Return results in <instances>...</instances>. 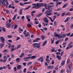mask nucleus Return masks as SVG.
Wrapping results in <instances>:
<instances>
[{"mask_svg": "<svg viewBox=\"0 0 73 73\" xmlns=\"http://www.w3.org/2000/svg\"><path fill=\"white\" fill-rule=\"evenodd\" d=\"M56 33H54V36L55 37H59V38H64L66 36V35H67V34H60L61 35H62V36L59 35L57 34H55Z\"/></svg>", "mask_w": 73, "mask_h": 73, "instance_id": "1", "label": "nucleus"}, {"mask_svg": "<svg viewBox=\"0 0 73 73\" xmlns=\"http://www.w3.org/2000/svg\"><path fill=\"white\" fill-rule=\"evenodd\" d=\"M42 3H37L36 6L32 7V8H35V9H38L40 8H41L42 6H44V4H42Z\"/></svg>", "mask_w": 73, "mask_h": 73, "instance_id": "2", "label": "nucleus"}, {"mask_svg": "<svg viewBox=\"0 0 73 73\" xmlns=\"http://www.w3.org/2000/svg\"><path fill=\"white\" fill-rule=\"evenodd\" d=\"M32 46H33L34 48H40V45L38 43H35L33 44Z\"/></svg>", "mask_w": 73, "mask_h": 73, "instance_id": "3", "label": "nucleus"}, {"mask_svg": "<svg viewBox=\"0 0 73 73\" xmlns=\"http://www.w3.org/2000/svg\"><path fill=\"white\" fill-rule=\"evenodd\" d=\"M42 4H44V6H42V7H44L45 6V8L46 9H48V10H50V8H51L50 7V5L48 6L47 7V4L46 3H42Z\"/></svg>", "mask_w": 73, "mask_h": 73, "instance_id": "4", "label": "nucleus"}, {"mask_svg": "<svg viewBox=\"0 0 73 73\" xmlns=\"http://www.w3.org/2000/svg\"><path fill=\"white\" fill-rule=\"evenodd\" d=\"M2 1L1 0H0V5L1 6H2L3 5H5V2L4 1H6V0H2Z\"/></svg>", "mask_w": 73, "mask_h": 73, "instance_id": "5", "label": "nucleus"}, {"mask_svg": "<svg viewBox=\"0 0 73 73\" xmlns=\"http://www.w3.org/2000/svg\"><path fill=\"white\" fill-rule=\"evenodd\" d=\"M31 58V56H29L27 57H25L23 58V59L25 61H28V60Z\"/></svg>", "mask_w": 73, "mask_h": 73, "instance_id": "6", "label": "nucleus"}, {"mask_svg": "<svg viewBox=\"0 0 73 73\" xmlns=\"http://www.w3.org/2000/svg\"><path fill=\"white\" fill-rule=\"evenodd\" d=\"M6 25H7V28H9L11 26V23L9 22H7Z\"/></svg>", "mask_w": 73, "mask_h": 73, "instance_id": "7", "label": "nucleus"}, {"mask_svg": "<svg viewBox=\"0 0 73 73\" xmlns=\"http://www.w3.org/2000/svg\"><path fill=\"white\" fill-rule=\"evenodd\" d=\"M51 11H46L45 12V14H46V15H48V16H50L51 15L52 13H50Z\"/></svg>", "mask_w": 73, "mask_h": 73, "instance_id": "8", "label": "nucleus"}, {"mask_svg": "<svg viewBox=\"0 0 73 73\" xmlns=\"http://www.w3.org/2000/svg\"><path fill=\"white\" fill-rule=\"evenodd\" d=\"M7 57L5 55H4L3 58V62H5L7 61Z\"/></svg>", "mask_w": 73, "mask_h": 73, "instance_id": "9", "label": "nucleus"}, {"mask_svg": "<svg viewBox=\"0 0 73 73\" xmlns=\"http://www.w3.org/2000/svg\"><path fill=\"white\" fill-rule=\"evenodd\" d=\"M1 41L2 43H4V41H5V39L3 37H0Z\"/></svg>", "mask_w": 73, "mask_h": 73, "instance_id": "10", "label": "nucleus"}, {"mask_svg": "<svg viewBox=\"0 0 73 73\" xmlns=\"http://www.w3.org/2000/svg\"><path fill=\"white\" fill-rule=\"evenodd\" d=\"M70 18L69 17H67L66 19L64 21V23H66V22H68V21H69V20H70Z\"/></svg>", "mask_w": 73, "mask_h": 73, "instance_id": "11", "label": "nucleus"}, {"mask_svg": "<svg viewBox=\"0 0 73 73\" xmlns=\"http://www.w3.org/2000/svg\"><path fill=\"white\" fill-rule=\"evenodd\" d=\"M17 70H20L22 68V66L21 65H19L17 67Z\"/></svg>", "mask_w": 73, "mask_h": 73, "instance_id": "12", "label": "nucleus"}, {"mask_svg": "<svg viewBox=\"0 0 73 73\" xmlns=\"http://www.w3.org/2000/svg\"><path fill=\"white\" fill-rule=\"evenodd\" d=\"M7 52V53H8L9 51V50H8V49H5L3 50L2 53H5V52Z\"/></svg>", "mask_w": 73, "mask_h": 73, "instance_id": "13", "label": "nucleus"}, {"mask_svg": "<svg viewBox=\"0 0 73 73\" xmlns=\"http://www.w3.org/2000/svg\"><path fill=\"white\" fill-rule=\"evenodd\" d=\"M65 64V60H63L61 63V65L62 66H64Z\"/></svg>", "mask_w": 73, "mask_h": 73, "instance_id": "14", "label": "nucleus"}, {"mask_svg": "<svg viewBox=\"0 0 73 73\" xmlns=\"http://www.w3.org/2000/svg\"><path fill=\"white\" fill-rule=\"evenodd\" d=\"M62 3V2H58L57 3H56V7H58V5H61V4Z\"/></svg>", "mask_w": 73, "mask_h": 73, "instance_id": "15", "label": "nucleus"}, {"mask_svg": "<svg viewBox=\"0 0 73 73\" xmlns=\"http://www.w3.org/2000/svg\"><path fill=\"white\" fill-rule=\"evenodd\" d=\"M25 37H27V36H29L30 37V34H29V33L27 32L25 35Z\"/></svg>", "mask_w": 73, "mask_h": 73, "instance_id": "16", "label": "nucleus"}, {"mask_svg": "<svg viewBox=\"0 0 73 73\" xmlns=\"http://www.w3.org/2000/svg\"><path fill=\"white\" fill-rule=\"evenodd\" d=\"M47 43V40L44 41V42L42 44V46H45V45Z\"/></svg>", "mask_w": 73, "mask_h": 73, "instance_id": "17", "label": "nucleus"}, {"mask_svg": "<svg viewBox=\"0 0 73 73\" xmlns=\"http://www.w3.org/2000/svg\"><path fill=\"white\" fill-rule=\"evenodd\" d=\"M4 44L2 43H0V48L1 49H2L3 47H4Z\"/></svg>", "mask_w": 73, "mask_h": 73, "instance_id": "18", "label": "nucleus"}, {"mask_svg": "<svg viewBox=\"0 0 73 73\" xmlns=\"http://www.w3.org/2000/svg\"><path fill=\"white\" fill-rule=\"evenodd\" d=\"M24 55H25V54H24V53L23 52L20 55V56L19 57L20 58H21L22 57H23V56H24Z\"/></svg>", "mask_w": 73, "mask_h": 73, "instance_id": "19", "label": "nucleus"}, {"mask_svg": "<svg viewBox=\"0 0 73 73\" xmlns=\"http://www.w3.org/2000/svg\"><path fill=\"white\" fill-rule=\"evenodd\" d=\"M31 60H33V59H35L36 58V56L33 55L31 57Z\"/></svg>", "mask_w": 73, "mask_h": 73, "instance_id": "20", "label": "nucleus"}, {"mask_svg": "<svg viewBox=\"0 0 73 73\" xmlns=\"http://www.w3.org/2000/svg\"><path fill=\"white\" fill-rule=\"evenodd\" d=\"M36 12L35 11H33L32 12H31V16L32 17H33V15H34V14L33 13H35Z\"/></svg>", "mask_w": 73, "mask_h": 73, "instance_id": "21", "label": "nucleus"}, {"mask_svg": "<svg viewBox=\"0 0 73 73\" xmlns=\"http://www.w3.org/2000/svg\"><path fill=\"white\" fill-rule=\"evenodd\" d=\"M16 61L17 62H19L20 61V58H18L16 59Z\"/></svg>", "mask_w": 73, "mask_h": 73, "instance_id": "22", "label": "nucleus"}, {"mask_svg": "<svg viewBox=\"0 0 73 73\" xmlns=\"http://www.w3.org/2000/svg\"><path fill=\"white\" fill-rule=\"evenodd\" d=\"M23 9H21L19 10V15H22V13L23 12Z\"/></svg>", "mask_w": 73, "mask_h": 73, "instance_id": "23", "label": "nucleus"}, {"mask_svg": "<svg viewBox=\"0 0 73 73\" xmlns=\"http://www.w3.org/2000/svg\"><path fill=\"white\" fill-rule=\"evenodd\" d=\"M68 3H66L63 6V8H65V7H67V6H68Z\"/></svg>", "mask_w": 73, "mask_h": 73, "instance_id": "24", "label": "nucleus"}, {"mask_svg": "<svg viewBox=\"0 0 73 73\" xmlns=\"http://www.w3.org/2000/svg\"><path fill=\"white\" fill-rule=\"evenodd\" d=\"M56 58H58L59 60H60L61 59V57L59 55L56 56Z\"/></svg>", "mask_w": 73, "mask_h": 73, "instance_id": "25", "label": "nucleus"}, {"mask_svg": "<svg viewBox=\"0 0 73 73\" xmlns=\"http://www.w3.org/2000/svg\"><path fill=\"white\" fill-rule=\"evenodd\" d=\"M40 37L42 38V40H44L45 39V36L44 35H42L40 36Z\"/></svg>", "mask_w": 73, "mask_h": 73, "instance_id": "26", "label": "nucleus"}, {"mask_svg": "<svg viewBox=\"0 0 73 73\" xmlns=\"http://www.w3.org/2000/svg\"><path fill=\"white\" fill-rule=\"evenodd\" d=\"M68 66L69 69H70L72 68V65L70 64H69Z\"/></svg>", "mask_w": 73, "mask_h": 73, "instance_id": "27", "label": "nucleus"}, {"mask_svg": "<svg viewBox=\"0 0 73 73\" xmlns=\"http://www.w3.org/2000/svg\"><path fill=\"white\" fill-rule=\"evenodd\" d=\"M31 6H29L28 7H27L25 8L24 9V10H27V9H29V8H31Z\"/></svg>", "mask_w": 73, "mask_h": 73, "instance_id": "28", "label": "nucleus"}, {"mask_svg": "<svg viewBox=\"0 0 73 73\" xmlns=\"http://www.w3.org/2000/svg\"><path fill=\"white\" fill-rule=\"evenodd\" d=\"M24 19H25V17L24 16H22L21 17V20L22 21H24Z\"/></svg>", "mask_w": 73, "mask_h": 73, "instance_id": "29", "label": "nucleus"}, {"mask_svg": "<svg viewBox=\"0 0 73 73\" xmlns=\"http://www.w3.org/2000/svg\"><path fill=\"white\" fill-rule=\"evenodd\" d=\"M70 60L69 59H68L67 60V64H69L70 63Z\"/></svg>", "mask_w": 73, "mask_h": 73, "instance_id": "30", "label": "nucleus"}, {"mask_svg": "<svg viewBox=\"0 0 73 73\" xmlns=\"http://www.w3.org/2000/svg\"><path fill=\"white\" fill-rule=\"evenodd\" d=\"M32 63V62H29L27 63V66H29V65H31Z\"/></svg>", "mask_w": 73, "mask_h": 73, "instance_id": "31", "label": "nucleus"}, {"mask_svg": "<svg viewBox=\"0 0 73 73\" xmlns=\"http://www.w3.org/2000/svg\"><path fill=\"white\" fill-rule=\"evenodd\" d=\"M42 15H43V13H39L37 15V17H40V16H41Z\"/></svg>", "mask_w": 73, "mask_h": 73, "instance_id": "32", "label": "nucleus"}, {"mask_svg": "<svg viewBox=\"0 0 73 73\" xmlns=\"http://www.w3.org/2000/svg\"><path fill=\"white\" fill-rule=\"evenodd\" d=\"M17 16V14H16L15 15H14V16L13 18V20H15V19H16V17Z\"/></svg>", "mask_w": 73, "mask_h": 73, "instance_id": "33", "label": "nucleus"}, {"mask_svg": "<svg viewBox=\"0 0 73 73\" xmlns=\"http://www.w3.org/2000/svg\"><path fill=\"white\" fill-rule=\"evenodd\" d=\"M60 40H57L56 42H55V44H56V45H57V44H59V42H60Z\"/></svg>", "mask_w": 73, "mask_h": 73, "instance_id": "34", "label": "nucleus"}, {"mask_svg": "<svg viewBox=\"0 0 73 73\" xmlns=\"http://www.w3.org/2000/svg\"><path fill=\"white\" fill-rule=\"evenodd\" d=\"M65 70L64 69H62L61 70H60V73H63V72H65Z\"/></svg>", "mask_w": 73, "mask_h": 73, "instance_id": "35", "label": "nucleus"}, {"mask_svg": "<svg viewBox=\"0 0 73 73\" xmlns=\"http://www.w3.org/2000/svg\"><path fill=\"white\" fill-rule=\"evenodd\" d=\"M19 5H20L21 6H24V4L23 3L21 2L19 3Z\"/></svg>", "mask_w": 73, "mask_h": 73, "instance_id": "36", "label": "nucleus"}, {"mask_svg": "<svg viewBox=\"0 0 73 73\" xmlns=\"http://www.w3.org/2000/svg\"><path fill=\"white\" fill-rule=\"evenodd\" d=\"M53 40V38H51V44H53V43H54V40Z\"/></svg>", "mask_w": 73, "mask_h": 73, "instance_id": "37", "label": "nucleus"}, {"mask_svg": "<svg viewBox=\"0 0 73 73\" xmlns=\"http://www.w3.org/2000/svg\"><path fill=\"white\" fill-rule=\"evenodd\" d=\"M50 20L51 21V22H52L53 23V22H54V20H55V19L53 18V19L52 20V19L51 18L50 19Z\"/></svg>", "mask_w": 73, "mask_h": 73, "instance_id": "38", "label": "nucleus"}, {"mask_svg": "<svg viewBox=\"0 0 73 73\" xmlns=\"http://www.w3.org/2000/svg\"><path fill=\"white\" fill-rule=\"evenodd\" d=\"M54 27H56L57 25V22L56 21H54Z\"/></svg>", "mask_w": 73, "mask_h": 73, "instance_id": "39", "label": "nucleus"}, {"mask_svg": "<svg viewBox=\"0 0 73 73\" xmlns=\"http://www.w3.org/2000/svg\"><path fill=\"white\" fill-rule=\"evenodd\" d=\"M45 60L46 61V62H47V63H49V59L48 58H46L45 59Z\"/></svg>", "mask_w": 73, "mask_h": 73, "instance_id": "40", "label": "nucleus"}, {"mask_svg": "<svg viewBox=\"0 0 73 73\" xmlns=\"http://www.w3.org/2000/svg\"><path fill=\"white\" fill-rule=\"evenodd\" d=\"M16 50V49H14V48H13L11 49L10 51H11V52H13V51H14V50Z\"/></svg>", "mask_w": 73, "mask_h": 73, "instance_id": "41", "label": "nucleus"}, {"mask_svg": "<svg viewBox=\"0 0 73 73\" xmlns=\"http://www.w3.org/2000/svg\"><path fill=\"white\" fill-rule=\"evenodd\" d=\"M61 9V8H58L56 9L55 10V11H60V10Z\"/></svg>", "mask_w": 73, "mask_h": 73, "instance_id": "42", "label": "nucleus"}, {"mask_svg": "<svg viewBox=\"0 0 73 73\" xmlns=\"http://www.w3.org/2000/svg\"><path fill=\"white\" fill-rule=\"evenodd\" d=\"M65 15V13L63 12L61 16H62V17H63V16H64Z\"/></svg>", "mask_w": 73, "mask_h": 73, "instance_id": "43", "label": "nucleus"}, {"mask_svg": "<svg viewBox=\"0 0 73 73\" xmlns=\"http://www.w3.org/2000/svg\"><path fill=\"white\" fill-rule=\"evenodd\" d=\"M70 15H71V13L68 12L65 15L66 16V15H69V16Z\"/></svg>", "mask_w": 73, "mask_h": 73, "instance_id": "44", "label": "nucleus"}, {"mask_svg": "<svg viewBox=\"0 0 73 73\" xmlns=\"http://www.w3.org/2000/svg\"><path fill=\"white\" fill-rule=\"evenodd\" d=\"M31 2H24V4H31Z\"/></svg>", "mask_w": 73, "mask_h": 73, "instance_id": "45", "label": "nucleus"}, {"mask_svg": "<svg viewBox=\"0 0 73 73\" xmlns=\"http://www.w3.org/2000/svg\"><path fill=\"white\" fill-rule=\"evenodd\" d=\"M18 26V25H15V26H14V29H17V27Z\"/></svg>", "mask_w": 73, "mask_h": 73, "instance_id": "46", "label": "nucleus"}, {"mask_svg": "<svg viewBox=\"0 0 73 73\" xmlns=\"http://www.w3.org/2000/svg\"><path fill=\"white\" fill-rule=\"evenodd\" d=\"M31 17V15H27L26 17V19H29V18H30V17Z\"/></svg>", "mask_w": 73, "mask_h": 73, "instance_id": "47", "label": "nucleus"}, {"mask_svg": "<svg viewBox=\"0 0 73 73\" xmlns=\"http://www.w3.org/2000/svg\"><path fill=\"white\" fill-rule=\"evenodd\" d=\"M15 2L16 3H19L20 2V1L17 0H15Z\"/></svg>", "mask_w": 73, "mask_h": 73, "instance_id": "48", "label": "nucleus"}, {"mask_svg": "<svg viewBox=\"0 0 73 73\" xmlns=\"http://www.w3.org/2000/svg\"><path fill=\"white\" fill-rule=\"evenodd\" d=\"M36 40L37 42H38V40H40V38H36Z\"/></svg>", "mask_w": 73, "mask_h": 73, "instance_id": "49", "label": "nucleus"}, {"mask_svg": "<svg viewBox=\"0 0 73 73\" xmlns=\"http://www.w3.org/2000/svg\"><path fill=\"white\" fill-rule=\"evenodd\" d=\"M60 52H57L56 53V56H58V54H60Z\"/></svg>", "mask_w": 73, "mask_h": 73, "instance_id": "50", "label": "nucleus"}, {"mask_svg": "<svg viewBox=\"0 0 73 73\" xmlns=\"http://www.w3.org/2000/svg\"><path fill=\"white\" fill-rule=\"evenodd\" d=\"M35 24H38L39 22L38 21H35Z\"/></svg>", "mask_w": 73, "mask_h": 73, "instance_id": "51", "label": "nucleus"}, {"mask_svg": "<svg viewBox=\"0 0 73 73\" xmlns=\"http://www.w3.org/2000/svg\"><path fill=\"white\" fill-rule=\"evenodd\" d=\"M8 37L9 38H12V36H10V35H8Z\"/></svg>", "mask_w": 73, "mask_h": 73, "instance_id": "52", "label": "nucleus"}, {"mask_svg": "<svg viewBox=\"0 0 73 73\" xmlns=\"http://www.w3.org/2000/svg\"><path fill=\"white\" fill-rule=\"evenodd\" d=\"M21 46V45H18V46H17V49H19V48H20V47Z\"/></svg>", "mask_w": 73, "mask_h": 73, "instance_id": "53", "label": "nucleus"}, {"mask_svg": "<svg viewBox=\"0 0 73 73\" xmlns=\"http://www.w3.org/2000/svg\"><path fill=\"white\" fill-rule=\"evenodd\" d=\"M51 68V66H49L47 67V69H50Z\"/></svg>", "mask_w": 73, "mask_h": 73, "instance_id": "54", "label": "nucleus"}, {"mask_svg": "<svg viewBox=\"0 0 73 73\" xmlns=\"http://www.w3.org/2000/svg\"><path fill=\"white\" fill-rule=\"evenodd\" d=\"M44 22H45L46 23L48 24V22L49 21H48V20L47 19V20H44Z\"/></svg>", "mask_w": 73, "mask_h": 73, "instance_id": "55", "label": "nucleus"}, {"mask_svg": "<svg viewBox=\"0 0 73 73\" xmlns=\"http://www.w3.org/2000/svg\"><path fill=\"white\" fill-rule=\"evenodd\" d=\"M72 44H73V42H71L68 45V46H70V45H72Z\"/></svg>", "mask_w": 73, "mask_h": 73, "instance_id": "56", "label": "nucleus"}, {"mask_svg": "<svg viewBox=\"0 0 73 73\" xmlns=\"http://www.w3.org/2000/svg\"><path fill=\"white\" fill-rule=\"evenodd\" d=\"M42 56H41L39 58H38V60H39V61H40L41 59H42Z\"/></svg>", "mask_w": 73, "mask_h": 73, "instance_id": "57", "label": "nucleus"}, {"mask_svg": "<svg viewBox=\"0 0 73 73\" xmlns=\"http://www.w3.org/2000/svg\"><path fill=\"white\" fill-rule=\"evenodd\" d=\"M22 64L24 66H26V64H27V63H26V62H23L22 63Z\"/></svg>", "mask_w": 73, "mask_h": 73, "instance_id": "58", "label": "nucleus"}, {"mask_svg": "<svg viewBox=\"0 0 73 73\" xmlns=\"http://www.w3.org/2000/svg\"><path fill=\"white\" fill-rule=\"evenodd\" d=\"M5 3H6L7 5H9V3L8 2V0H6Z\"/></svg>", "mask_w": 73, "mask_h": 73, "instance_id": "59", "label": "nucleus"}, {"mask_svg": "<svg viewBox=\"0 0 73 73\" xmlns=\"http://www.w3.org/2000/svg\"><path fill=\"white\" fill-rule=\"evenodd\" d=\"M55 50H55V49H52L51 50V52H54V51H55Z\"/></svg>", "mask_w": 73, "mask_h": 73, "instance_id": "60", "label": "nucleus"}, {"mask_svg": "<svg viewBox=\"0 0 73 73\" xmlns=\"http://www.w3.org/2000/svg\"><path fill=\"white\" fill-rule=\"evenodd\" d=\"M27 25V26L29 27H30V28H31V27H32V25L30 24H28Z\"/></svg>", "mask_w": 73, "mask_h": 73, "instance_id": "61", "label": "nucleus"}, {"mask_svg": "<svg viewBox=\"0 0 73 73\" xmlns=\"http://www.w3.org/2000/svg\"><path fill=\"white\" fill-rule=\"evenodd\" d=\"M17 70V68H16V67H15L14 68V71L15 72H16Z\"/></svg>", "mask_w": 73, "mask_h": 73, "instance_id": "62", "label": "nucleus"}, {"mask_svg": "<svg viewBox=\"0 0 73 73\" xmlns=\"http://www.w3.org/2000/svg\"><path fill=\"white\" fill-rule=\"evenodd\" d=\"M53 19H56L57 16H56V15H54L53 16Z\"/></svg>", "mask_w": 73, "mask_h": 73, "instance_id": "63", "label": "nucleus"}, {"mask_svg": "<svg viewBox=\"0 0 73 73\" xmlns=\"http://www.w3.org/2000/svg\"><path fill=\"white\" fill-rule=\"evenodd\" d=\"M73 11V8H70L69 10V11Z\"/></svg>", "mask_w": 73, "mask_h": 73, "instance_id": "64", "label": "nucleus"}]
</instances>
